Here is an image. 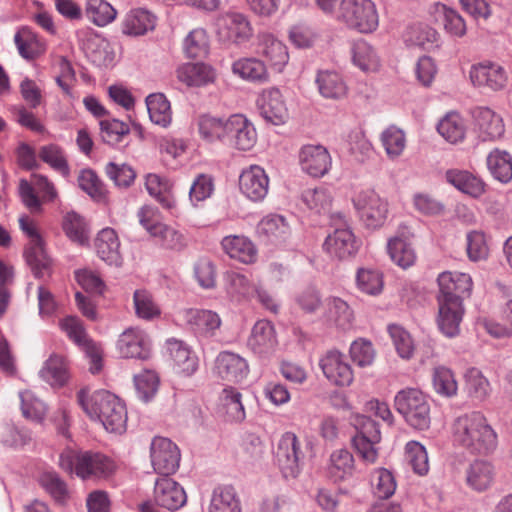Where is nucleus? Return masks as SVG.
<instances>
[{"label": "nucleus", "instance_id": "obj_56", "mask_svg": "<svg viewBox=\"0 0 512 512\" xmlns=\"http://www.w3.org/2000/svg\"><path fill=\"white\" fill-rule=\"evenodd\" d=\"M437 130L448 142L457 143L464 139L466 127L462 117L456 112H451L440 120Z\"/></svg>", "mask_w": 512, "mask_h": 512}, {"label": "nucleus", "instance_id": "obj_61", "mask_svg": "<svg viewBox=\"0 0 512 512\" xmlns=\"http://www.w3.org/2000/svg\"><path fill=\"white\" fill-rule=\"evenodd\" d=\"M381 142L390 159L398 158L406 147L404 132L396 126H390L381 133Z\"/></svg>", "mask_w": 512, "mask_h": 512}, {"label": "nucleus", "instance_id": "obj_30", "mask_svg": "<svg viewBox=\"0 0 512 512\" xmlns=\"http://www.w3.org/2000/svg\"><path fill=\"white\" fill-rule=\"evenodd\" d=\"M232 72L242 80L254 84H264L270 80L266 63L258 57L237 59L232 64Z\"/></svg>", "mask_w": 512, "mask_h": 512}, {"label": "nucleus", "instance_id": "obj_55", "mask_svg": "<svg viewBox=\"0 0 512 512\" xmlns=\"http://www.w3.org/2000/svg\"><path fill=\"white\" fill-rule=\"evenodd\" d=\"M227 119L216 118L210 115H203L198 120V130L200 136L208 141H220L225 143Z\"/></svg>", "mask_w": 512, "mask_h": 512}, {"label": "nucleus", "instance_id": "obj_20", "mask_svg": "<svg viewBox=\"0 0 512 512\" xmlns=\"http://www.w3.org/2000/svg\"><path fill=\"white\" fill-rule=\"evenodd\" d=\"M241 193L251 201H262L269 189V178L259 165H250L242 170L239 176Z\"/></svg>", "mask_w": 512, "mask_h": 512}, {"label": "nucleus", "instance_id": "obj_24", "mask_svg": "<svg viewBox=\"0 0 512 512\" xmlns=\"http://www.w3.org/2000/svg\"><path fill=\"white\" fill-rule=\"evenodd\" d=\"M278 344L274 325L267 320H259L252 327L247 347L260 357H266L275 351Z\"/></svg>", "mask_w": 512, "mask_h": 512}, {"label": "nucleus", "instance_id": "obj_62", "mask_svg": "<svg viewBox=\"0 0 512 512\" xmlns=\"http://www.w3.org/2000/svg\"><path fill=\"white\" fill-rule=\"evenodd\" d=\"M134 308L137 317L144 320H152L161 314L159 305L147 290H136L133 295Z\"/></svg>", "mask_w": 512, "mask_h": 512}, {"label": "nucleus", "instance_id": "obj_58", "mask_svg": "<svg viewBox=\"0 0 512 512\" xmlns=\"http://www.w3.org/2000/svg\"><path fill=\"white\" fill-rule=\"evenodd\" d=\"M63 230L67 237L80 245H85L89 241V228L84 220L76 212H68L63 219Z\"/></svg>", "mask_w": 512, "mask_h": 512}, {"label": "nucleus", "instance_id": "obj_40", "mask_svg": "<svg viewBox=\"0 0 512 512\" xmlns=\"http://www.w3.org/2000/svg\"><path fill=\"white\" fill-rule=\"evenodd\" d=\"M387 252L397 266L407 269L416 262V253L412 244L403 235H396L388 239Z\"/></svg>", "mask_w": 512, "mask_h": 512}, {"label": "nucleus", "instance_id": "obj_35", "mask_svg": "<svg viewBox=\"0 0 512 512\" xmlns=\"http://www.w3.org/2000/svg\"><path fill=\"white\" fill-rule=\"evenodd\" d=\"M19 55L28 61L34 60L46 51L45 42L29 27H21L14 35Z\"/></svg>", "mask_w": 512, "mask_h": 512}, {"label": "nucleus", "instance_id": "obj_3", "mask_svg": "<svg viewBox=\"0 0 512 512\" xmlns=\"http://www.w3.org/2000/svg\"><path fill=\"white\" fill-rule=\"evenodd\" d=\"M59 466L65 472L75 474L83 480L106 477L115 468L114 463L101 453L71 448L60 454Z\"/></svg>", "mask_w": 512, "mask_h": 512}, {"label": "nucleus", "instance_id": "obj_1", "mask_svg": "<svg viewBox=\"0 0 512 512\" xmlns=\"http://www.w3.org/2000/svg\"><path fill=\"white\" fill-rule=\"evenodd\" d=\"M451 433L454 444L471 454L487 455L497 447V433L481 411H470L455 418Z\"/></svg>", "mask_w": 512, "mask_h": 512}, {"label": "nucleus", "instance_id": "obj_44", "mask_svg": "<svg viewBox=\"0 0 512 512\" xmlns=\"http://www.w3.org/2000/svg\"><path fill=\"white\" fill-rule=\"evenodd\" d=\"M439 34L427 25L416 24L407 28L404 34V41L409 46H415L424 50L437 48Z\"/></svg>", "mask_w": 512, "mask_h": 512}, {"label": "nucleus", "instance_id": "obj_27", "mask_svg": "<svg viewBox=\"0 0 512 512\" xmlns=\"http://www.w3.org/2000/svg\"><path fill=\"white\" fill-rule=\"evenodd\" d=\"M361 242L349 227L335 229L324 242V249L334 257L343 259L357 253Z\"/></svg>", "mask_w": 512, "mask_h": 512}, {"label": "nucleus", "instance_id": "obj_18", "mask_svg": "<svg viewBox=\"0 0 512 512\" xmlns=\"http://www.w3.org/2000/svg\"><path fill=\"white\" fill-rule=\"evenodd\" d=\"M298 157L301 170L315 178L327 174L332 165L330 153L322 145H304Z\"/></svg>", "mask_w": 512, "mask_h": 512}, {"label": "nucleus", "instance_id": "obj_17", "mask_svg": "<svg viewBox=\"0 0 512 512\" xmlns=\"http://www.w3.org/2000/svg\"><path fill=\"white\" fill-rule=\"evenodd\" d=\"M469 76L475 87L487 88L492 91L503 89L508 81L505 69L501 65L490 61L472 65Z\"/></svg>", "mask_w": 512, "mask_h": 512}, {"label": "nucleus", "instance_id": "obj_57", "mask_svg": "<svg viewBox=\"0 0 512 512\" xmlns=\"http://www.w3.org/2000/svg\"><path fill=\"white\" fill-rule=\"evenodd\" d=\"M86 16L98 27L112 23L116 16V9L105 0H87Z\"/></svg>", "mask_w": 512, "mask_h": 512}, {"label": "nucleus", "instance_id": "obj_37", "mask_svg": "<svg viewBox=\"0 0 512 512\" xmlns=\"http://www.w3.org/2000/svg\"><path fill=\"white\" fill-rule=\"evenodd\" d=\"M145 187L149 195L155 198L163 208L171 210L175 207L176 201L171 193L173 184L167 177L148 173L145 176Z\"/></svg>", "mask_w": 512, "mask_h": 512}, {"label": "nucleus", "instance_id": "obj_38", "mask_svg": "<svg viewBox=\"0 0 512 512\" xmlns=\"http://www.w3.org/2000/svg\"><path fill=\"white\" fill-rule=\"evenodd\" d=\"M220 412L231 422H241L246 413L242 402V394L232 386L225 387L219 397Z\"/></svg>", "mask_w": 512, "mask_h": 512}, {"label": "nucleus", "instance_id": "obj_11", "mask_svg": "<svg viewBox=\"0 0 512 512\" xmlns=\"http://www.w3.org/2000/svg\"><path fill=\"white\" fill-rule=\"evenodd\" d=\"M19 195L24 205L32 212L41 211V201L52 202L57 191L52 182L43 175H34L32 184L25 179L19 182Z\"/></svg>", "mask_w": 512, "mask_h": 512}, {"label": "nucleus", "instance_id": "obj_28", "mask_svg": "<svg viewBox=\"0 0 512 512\" xmlns=\"http://www.w3.org/2000/svg\"><path fill=\"white\" fill-rule=\"evenodd\" d=\"M475 127L483 141L495 140L504 134V123L500 115L488 107L473 110Z\"/></svg>", "mask_w": 512, "mask_h": 512}, {"label": "nucleus", "instance_id": "obj_12", "mask_svg": "<svg viewBox=\"0 0 512 512\" xmlns=\"http://www.w3.org/2000/svg\"><path fill=\"white\" fill-rule=\"evenodd\" d=\"M150 458L153 469L164 477L175 473L180 464V450L170 439L154 437L150 445Z\"/></svg>", "mask_w": 512, "mask_h": 512}, {"label": "nucleus", "instance_id": "obj_45", "mask_svg": "<svg viewBox=\"0 0 512 512\" xmlns=\"http://www.w3.org/2000/svg\"><path fill=\"white\" fill-rule=\"evenodd\" d=\"M208 512H242L235 489L231 486L216 487L212 492Z\"/></svg>", "mask_w": 512, "mask_h": 512}, {"label": "nucleus", "instance_id": "obj_13", "mask_svg": "<svg viewBox=\"0 0 512 512\" xmlns=\"http://www.w3.org/2000/svg\"><path fill=\"white\" fill-rule=\"evenodd\" d=\"M256 53L271 70L281 73L289 62L287 46L275 35L260 32L256 37Z\"/></svg>", "mask_w": 512, "mask_h": 512}, {"label": "nucleus", "instance_id": "obj_59", "mask_svg": "<svg viewBox=\"0 0 512 512\" xmlns=\"http://www.w3.org/2000/svg\"><path fill=\"white\" fill-rule=\"evenodd\" d=\"M405 461L414 473L424 476L429 471V460L426 448L417 441H409L405 445Z\"/></svg>", "mask_w": 512, "mask_h": 512}, {"label": "nucleus", "instance_id": "obj_48", "mask_svg": "<svg viewBox=\"0 0 512 512\" xmlns=\"http://www.w3.org/2000/svg\"><path fill=\"white\" fill-rule=\"evenodd\" d=\"M351 56L353 64L364 72H375L379 69L380 60L376 51L364 40L352 44Z\"/></svg>", "mask_w": 512, "mask_h": 512}, {"label": "nucleus", "instance_id": "obj_49", "mask_svg": "<svg viewBox=\"0 0 512 512\" xmlns=\"http://www.w3.org/2000/svg\"><path fill=\"white\" fill-rule=\"evenodd\" d=\"M326 317L327 321L336 327L348 330L352 327L354 313L346 301L338 297H331L327 301Z\"/></svg>", "mask_w": 512, "mask_h": 512}, {"label": "nucleus", "instance_id": "obj_9", "mask_svg": "<svg viewBox=\"0 0 512 512\" xmlns=\"http://www.w3.org/2000/svg\"><path fill=\"white\" fill-rule=\"evenodd\" d=\"M357 434L353 437V445L359 456L368 464H373L378 458L376 445L381 440V432L378 424L367 416L356 419Z\"/></svg>", "mask_w": 512, "mask_h": 512}, {"label": "nucleus", "instance_id": "obj_8", "mask_svg": "<svg viewBox=\"0 0 512 512\" xmlns=\"http://www.w3.org/2000/svg\"><path fill=\"white\" fill-rule=\"evenodd\" d=\"M216 34L224 44H241L250 40L253 28L248 17L240 12H227L218 17Z\"/></svg>", "mask_w": 512, "mask_h": 512}, {"label": "nucleus", "instance_id": "obj_53", "mask_svg": "<svg viewBox=\"0 0 512 512\" xmlns=\"http://www.w3.org/2000/svg\"><path fill=\"white\" fill-rule=\"evenodd\" d=\"M432 385L434 391L446 398L457 395L458 383L451 369L445 366H437L433 369Z\"/></svg>", "mask_w": 512, "mask_h": 512}, {"label": "nucleus", "instance_id": "obj_22", "mask_svg": "<svg viewBox=\"0 0 512 512\" xmlns=\"http://www.w3.org/2000/svg\"><path fill=\"white\" fill-rule=\"evenodd\" d=\"M215 372L222 380L240 383L248 376L249 365L239 354L222 351L215 359Z\"/></svg>", "mask_w": 512, "mask_h": 512}, {"label": "nucleus", "instance_id": "obj_5", "mask_svg": "<svg viewBox=\"0 0 512 512\" xmlns=\"http://www.w3.org/2000/svg\"><path fill=\"white\" fill-rule=\"evenodd\" d=\"M19 227L29 239L24 251L26 262L36 278H44L49 275L51 261L46 254L38 224L28 215H22L19 217Z\"/></svg>", "mask_w": 512, "mask_h": 512}, {"label": "nucleus", "instance_id": "obj_7", "mask_svg": "<svg viewBox=\"0 0 512 512\" xmlns=\"http://www.w3.org/2000/svg\"><path fill=\"white\" fill-rule=\"evenodd\" d=\"M353 205L361 223L367 229L381 228L388 218L389 204L387 199L380 196L373 189L358 192L353 198Z\"/></svg>", "mask_w": 512, "mask_h": 512}, {"label": "nucleus", "instance_id": "obj_25", "mask_svg": "<svg viewBox=\"0 0 512 512\" xmlns=\"http://www.w3.org/2000/svg\"><path fill=\"white\" fill-rule=\"evenodd\" d=\"M154 499L159 506L176 511L185 505L187 496L182 486L166 476L156 480Z\"/></svg>", "mask_w": 512, "mask_h": 512}, {"label": "nucleus", "instance_id": "obj_2", "mask_svg": "<svg viewBox=\"0 0 512 512\" xmlns=\"http://www.w3.org/2000/svg\"><path fill=\"white\" fill-rule=\"evenodd\" d=\"M78 401L85 413L114 433L126 430L127 410L119 397L106 390L95 391L88 396L85 390L78 393Z\"/></svg>", "mask_w": 512, "mask_h": 512}, {"label": "nucleus", "instance_id": "obj_51", "mask_svg": "<svg viewBox=\"0 0 512 512\" xmlns=\"http://www.w3.org/2000/svg\"><path fill=\"white\" fill-rule=\"evenodd\" d=\"M167 349L181 372L190 375L196 371L197 359L186 344L176 339H170L167 341Z\"/></svg>", "mask_w": 512, "mask_h": 512}, {"label": "nucleus", "instance_id": "obj_63", "mask_svg": "<svg viewBox=\"0 0 512 512\" xmlns=\"http://www.w3.org/2000/svg\"><path fill=\"white\" fill-rule=\"evenodd\" d=\"M53 70L55 71V81L57 85L67 95L71 94L72 84L76 80V73L71 62L64 56H57L52 63Z\"/></svg>", "mask_w": 512, "mask_h": 512}, {"label": "nucleus", "instance_id": "obj_43", "mask_svg": "<svg viewBox=\"0 0 512 512\" xmlns=\"http://www.w3.org/2000/svg\"><path fill=\"white\" fill-rule=\"evenodd\" d=\"M495 471L490 462L477 460L466 471L467 484L475 491H484L494 480Z\"/></svg>", "mask_w": 512, "mask_h": 512}, {"label": "nucleus", "instance_id": "obj_41", "mask_svg": "<svg viewBox=\"0 0 512 512\" xmlns=\"http://www.w3.org/2000/svg\"><path fill=\"white\" fill-rule=\"evenodd\" d=\"M464 378L467 395L474 403L481 404L488 400L492 388L488 379L479 369H468Z\"/></svg>", "mask_w": 512, "mask_h": 512}, {"label": "nucleus", "instance_id": "obj_34", "mask_svg": "<svg viewBox=\"0 0 512 512\" xmlns=\"http://www.w3.org/2000/svg\"><path fill=\"white\" fill-rule=\"evenodd\" d=\"M315 83L319 94L325 99L340 100L345 98L348 93L345 81L336 71H318Z\"/></svg>", "mask_w": 512, "mask_h": 512}, {"label": "nucleus", "instance_id": "obj_10", "mask_svg": "<svg viewBox=\"0 0 512 512\" xmlns=\"http://www.w3.org/2000/svg\"><path fill=\"white\" fill-rule=\"evenodd\" d=\"M303 456L298 437L292 432L284 433L278 442L275 458L285 478H296L299 475Z\"/></svg>", "mask_w": 512, "mask_h": 512}, {"label": "nucleus", "instance_id": "obj_33", "mask_svg": "<svg viewBox=\"0 0 512 512\" xmlns=\"http://www.w3.org/2000/svg\"><path fill=\"white\" fill-rule=\"evenodd\" d=\"M223 251L232 259L244 264H252L257 259L254 243L242 235H229L222 239Z\"/></svg>", "mask_w": 512, "mask_h": 512}, {"label": "nucleus", "instance_id": "obj_21", "mask_svg": "<svg viewBox=\"0 0 512 512\" xmlns=\"http://www.w3.org/2000/svg\"><path fill=\"white\" fill-rule=\"evenodd\" d=\"M117 350L123 358L146 360L150 356V339L139 328H128L117 341Z\"/></svg>", "mask_w": 512, "mask_h": 512}, {"label": "nucleus", "instance_id": "obj_52", "mask_svg": "<svg viewBox=\"0 0 512 512\" xmlns=\"http://www.w3.org/2000/svg\"><path fill=\"white\" fill-rule=\"evenodd\" d=\"M482 325L495 338L512 336V298L502 305L499 320L484 319Z\"/></svg>", "mask_w": 512, "mask_h": 512}, {"label": "nucleus", "instance_id": "obj_46", "mask_svg": "<svg viewBox=\"0 0 512 512\" xmlns=\"http://www.w3.org/2000/svg\"><path fill=\"white\" fill-rule=\"evenodd\" d=\"M486 163L494 179L501 183H509L512 180V156L507 151L492 150L487 155Z\"/></svg>", "mask_w": 512, "mask_h": 512}, {"label": "nucleus", "instance_id": "obj_15", "mask_svg": "<svg viewBox=\"0 0 512 512\" xmlns=\"http://www.w3.org/2000/svg\"><path fill=\"white\" fill-rule=\"evenodd\" d=\"M225 145L241 151H248L257 141L254 125L243 115L235 114L227 118Z\"/></svg>", "mask_w": 512, "mask_h": 512}, {"label": "nucleus", "instance_id": "obj_19", "mask_svg": "<svg viewBox=\"0 0 512 512\" xmlns=\"http://www.w3.org/2000/svg\"><path fill=\"white\" fill-rule=\"evenodd\" d=\"M257 107L260 115L274 125L284 124L289 117L283 95L278 88L263 90L257 98Z\"/></svg>", "mask_w": 512, "mask_h": 512}, {"label": "nucleus", "instance_id": "obj_14", "mask_svg": "<svg viewBox=\"0 0 512 512\" xmlns=\"http://www.w3.org/2000/svg\"><path fill=\"white\" fill-rule=\"evenodd\" d=\"M326 379L338 387H348L354 380L353 370L346 356L338 350L327 351L319 360Z\"/></svg>", "mask_w": 512, "mask_h": 512}, {"label": "nucleus", "instance_id": "obj_31", "mask_svg": "<svg viewBox=\"0 0 512 512\" xmlns=\"http://www.w3.org/2000/svg\"><path fill=\"white\" fill-rule=\"evenodd\" d=\"M355 471V460L347 449H337L329 457L326 473L328 478L339 483L353 477Z\"/></svg>", "mask_w": 512, "mask_h": 512}, {"label": "nucleus", "instance_id": "obj_4", "mask_svg": "<svg viewBox=\"0 0 512 512\" xmlns=\"http://www.w3.org/2000/svg\"><path fill=\"white\" fill-rule=\"evenodd\" d=\"M394 406L412 428L426 430L430 427V403L420 390L406 388L399 391L395 395Z\"/></svg>", "mask_w": 512, "mask_h": 512}, {"label": "nucleus", "instance_id": "obj_60", "mask_svg": "<svg viewBox=\"0 0 512 512\" xmlns=\"http://www.w3.org/2000/svg\"><path fill=\"white\" fill-rule=\"evenodd\" d=\"M357 288L368 295H378L383 289V275L373 268H359L356 273Z\"/></svg>", "mask_w": 512, "mask_h": 512}, {"label": "nucleus", "instance_id": "obj_32", "mask_svg": "<svg viewBox=\"0 0 512 512\" xmlns=\"http://www.w3.org/2000/svg\"><path fill=\"white\" fill-rule=\"evenodd\" d=\"M95 249L98 257L108 265L120 266L122 264L120 241L114 229L104 228L98 233L95 239Z\"/></svg>", "mask_w": 512, "mask_h": 512}, {"label": "nucleus", "instance_id": "obj_39", "mask_svg": "<svg viewBox=\"0 0 512 512\" xmlns=\"http://www.w3.org/2000/svg\"><path fill=\"white\" fill-rule=\"evenodd\" d=\"M446 180L462 193L474 198L481 196L485 191V184L482 179L466 170H448Z\"/></svg>", "mask_w": 512, "mask_h": 512}, {"label": "nucleus", "instance_id": "obj_54", "mask_svg": "<svg viewBox=\"0 0 512 512\" xmlns=\"http://www.w3.org/2000/svg\"><path fill=\"white\" fill-rule=\"evenodd\" d=\"M150 236L165 249L181 251L186 247L185 236L179 230L164 222L158 225Z\"/></svg>", "mask_w": 512, "mask_h": 512}, {"label": "nucleus", "instance_id": "obj_64", "mask_svg": "<svg viewBox=\"0 0 512 512\" xmlns=\"http://www.w3.org/2000/svg\"><path fill=\"white\" fill-rule=\"evenodd\" d=\"M371 486L376 497L387 499L394 494L396 481L389 470L380 468L373 472L371 476Z\"/></svg>", "mask_w": 512, "mask_h": 512}, {"label": "nucleus", "instance_id": "obj_47", "mask_svg": "<svg viewBox=\"0 0 512 512\" xmlns=\"http://www.w3.org/2000/svg\"><path fill=\"white\" fill-rule=\"evenodd\" d=\"M146 106L150 120L163 128L168 127L172 121L170 102L162 93H153L146 97Z\"/></svg>", "mask_w": 512, "mask_h": 512}, {"label": "nucleus", "instance_id": "obj_42", "mask_svg": "<svg viewBox=\"0 0 512 512\" xmlns=\"http://www.w3.org/2000/svg\"><path fill=\"white\" fill-rule=\"evenodd\" d=\"M154 26V16L149 11L138 8L126 14L122 22V32L126 35L139 36L152 30Z\"/></svg>", "mask_w": 512, "mask_h": 512}, {"label": "nucleus", "instance_id": "obj_23", "mask_svg": "<svg viewBox=\"0 0 512 512\" xmlns=\"http://www.w3.org/2000/svg\"><path fill=\"white\" fill-rule=\"evenodd\" d=\"M437 303V324L440 331L449 338L457 336L464 315L463 303L459 300L438 298Z\"/></svg>", "mask_w": 512, "mask_h": 512}, {"label": "nucleus", "instance_id": "obj_16", "mask_svg": "<svg viewBox=\"0 0 512 512\" xmlns=\"http://www.w3.org/2000/svg\"><path fill=\"white\" fill-rule=\"evenodd\" d=\"M438 299H454L463 303L472 292L473 281L469 274L459 271H444L437 278Z\"/></svg>", "mask_w": 512, "mask_h": 512}, {"label": "nucleus", "instance_id": "obj_6", "mask_svg": "<svg viewBox=\"0 0 512 512\" xmlns=\"http://www.w3.org/2000/svg\"><path fill=\"white\" fill-rule=\"evenodd\" d=\"M337 19L361 33H371L379 25L376 5L371 0H342Z\"/></svg>", "mask_w": 512, "mask_h": 512}, {"label": "nucleus", "instance_id": "obj_29", "mask_svg": "<svg viewBox=\"0 0 512 512\" xmlns=\"http://www.w3.org/2000/svg\"><path fill=\"white\" fill-rule=\"evenodd\" d=\"M256 233L260 239L277 245L290 237L291 228L282 215L269 214L259 221Z\"/></svg>", "mask_w": 512, "mask_h": 512}, {"label": "nucleus", "instance_id": "obj_36", "mask_svg": "<svg viewBox=\"0 0 512 512\" xmlns=\"http://www.w3.org/2000/svg\"><path fill=\"white\" fill-rule=\"evenodd\" d=\"M214 69L204 63H186L177 69V78L189 87H201L215 80Z\"/></svg>", "mask_w": 512, "mask_h": 512}, {"label": "nucleus", "instance_id": "obj_50", "mask_svg": "<svg viewBox=\"0 0 512 512\" xmlns=\"http://www.w3.org/2000/svg\"><path fill=\"white\" fill-rule=\"evenodd\" d=\"M43 381L52 387H61L68 380L67 366L64 358L52 355L47 359L39 371Z\"/></svg>", "mask_w": 512, "mask_h": 512}, {"label": "nucleus", "instance_id": "obj_26", "mask_svg": "<svg viewBox=\"0 0 512 512\" xmlns=\"http://www.w3.org/2000/svg\"><path fill=\"white\" fill-rule=\"evenodd\" d=\"M179 316L198 335H214L221 326L220 316L212 310L189 308L180 311Z\"/></svg>", "mask_w": 512, "mask_h": 512}]
</instances>
